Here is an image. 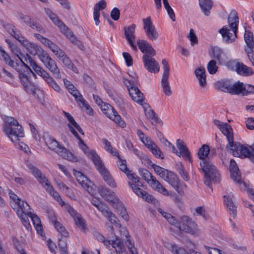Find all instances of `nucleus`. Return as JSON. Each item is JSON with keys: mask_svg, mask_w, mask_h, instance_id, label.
<instances>
[{"mask_svg": "<svg viewBox=\"0 0 254 254\" xmlns=\"http://www.w3.org/2000/svg\"><path fill=\"white\" fill-rule=\"evenodd\" d=\"M17 58L18 60L14 62L10 59L8 55V59H6L5 63L18 72L19 79L25 90L28 93H32L35 90V86L30 81L31 74L34 76H35V74L29 66L32 67L36 73L42 67L39 66L28 54L21 53Z\"/></svg>", "mask_w": 254, "mask_h": 254, "instance_id": "1", "label": "nucleus"}, {"mask_svg": "<svg viewBox=\"0 0 254 254\" xmlns=\"http://www.w3.org/2000/svg\"><path fill=\"white\" fill-rule=\"evenodd\" d=\"M128 93L132 99L135 102L140 103L143 109L145 116L149 120L152 125L162 123L155 113L152 110L149 105L146 103H142L144 100L143 93L138 88V81L136 76L128 74Z\"/></svg>", "mask_w": 254, "mask_h": 254, "instance_id": "2", "label": "nucleus"}, {"mask_svg": "<svg viewBox=\"0 0 254 254\" xmlns=\"http://www.w3.org/2000/svg\"><path fill=\"white\" fill-rule=\"evenodd\" d=\"M209 152V147L206 144L202 145L197 152L198 157L201 160L199 164L204 173L205 184L208 186L211 182H217L220 177V174L216 167L210 161L205 159Z\"/></svg>", "mask_w": 254, "mask_h": 254, "instance_id": "3", "label": "nucleus"}, {"mask_svg": "<svg viewBox=\"0 0 254 254\" xmlns=\"http://www.w3.org/2000/svg\"><path fill=\"white\" fill-rule=\"evenodd\" d=\"M228 21L230 28L227 26H224L218 32L221 34L223 42L230 44L236 40L238 32L239 17L235 10L231 12Z\"/></svg>", "mask_w": 254, "mask_h": 254, "instance_id": "4", "label": "nucleus"}, {"mask_svg": "<svg viewBox=\"0 0 254 254\" xmlns=\"http://www.w3.org/2000/svg\"><path fill=\"white\" fill-rule=\"evenodd\" d=\"M128 180H129V182L128 183V185L132 191L136 195L142 198L144 200L148 203H155V199L154 197L140 188V187H142L143 184L140 181V178L129 169H128Z\"/></svg>", "mask_w": 254, "mask_h": 254, "instance_id": "5", "label": "nucleus"}, {"mask_svg": "<svg viewBox=\"0 0 254 254\" xmlns=\"http://www.w3.org/2000/svg\"><path fill=\"white\" fill-rule=\"evenodd\" d=\"M3 131L11 141L16 143L20 137L24 136V132L21 126L14 118L7 117L4 119Z\"/></svg>", "mask_w": 254, "mask_h": 254, "instance_id": "6", "label": "nucleus"}, {"mask_svg": "<svg viewBox=\"0 0 254 254\" xmlns=\"http://www.w3.org/2000/svg\"><path fill=\"white\" fill-rule=\"evenodd\" d=\"M43 139L47 146L50 149L56 151L63 158L71 161L76 160L75 157L64 147L62 146L59 142L47 132H45L43 135Z\"/></svg>", "mask_w": 254, "mask_h": 254, "instance_id": "7", "label": "nucleus"}, {"mask_svg": "<svg viewBox=\"0 0 254 254\" xmlns=\"http://www.w3.org/2000/svg\"><path fill=\"white\" fill-rule=\"evenodd\" d=\"M90 155L91 160L93 162L99 172L102 175L104 180L110 187L112 188H116L117 185L115 180L108 170L105 168L104 164L96 152H91Z\"/></svg>", "mask_w": 254, "mask_h": 254, "instance_id": "8", "label": "nucleus"}, {"mask_svg": "<svg viewBox=\"0 0 254 254\" xmlns=\"http://www.w3.org/2000/svg\"><path fill=\"white\" fill-rule=\"evenodd\" d=\"M139 173L142 179L155 191L164 195H169V191L148 170L144 168L139 169Z\"/></svg>", "mask_w": 254, "mask_h": 254, "instance_id": "9", "label": "nucleus"}, {"mask_svg": "<svg viewBox=\"0 0 254 254\" xmlns=\"http://www.w3.org/2000/svg\"><path fill=\"white\" fill-rule=\"evenodd\" d=\"M176 224H172L180 230L193 235L196 231V224L190 217L183 216L179 219L176 218Z\"/></svg>", "mask_w": 254, "mask_h": 254, "instance_id": "10", "label": "nucleus"}, {"mask_svg": "<svg viewBox=\"0 0 254 254\" xmlns=\"http://www.w3.org/2000/svg\"><path fill=\"white\" fill-rule=\"evenodd\" d=\"M167 182L180 195L184 193V190L186 189L185 183H181L177 175L171 171H168L163 179Z\"/></svg>", "mask_w": 254, "mask_h": 254, "instance_id": "11", "label": "nucleus"}, {"mask_svg": "<svg viewBox=\"0 0 254 254\" xmlns=\"http://www.w3.org/2000/svg\"><path fill=\"white\" fill-rule=\"evenodd\" d=\"M103 114L106 117L115 121L122 127H126V123L121 120V116L118 112L108 103H105L100 106Z\"/></svg>", "mask_w": 254, "mask_h": 254, "instance_id": "12", "label": "nucleus"}, {"mask_svg": "<svg viewBox=\"0 0 254 254\" xmlns=\"http://www.w3.org/2000/svg\"><path fill=\"white\" fill-rule=\"evenodd\" d=\"M74 175L77 181L82 187L86 190L89 194L93 195L95 192V186L93 183L79 171H75Z\"/></svg>", "mask_w": 254, "mask_h": 254, "instance_id": "13", "label": "nucleus"}, {"mask_svg": "<svg viewBox=\"0 0 254 254\" xmlns=\"http://www.w3.org/2000/svg\"><path fill=\"white\" fill-rule=\"evenodd\" d=\"M143 29L146 36L151 41H155L158 38V33L153 25L150 17L142 20Z\"/></svg>", "mask_w": 254, "mask_h": 254, "instance_id": "14", "label": "nucleus"}, {"mask_svg": "<svg viewBox=\"0 0 254 254\" xmlns=\"http://www.w3.org/2000/svg\"><path fill=\"white\" fill-rule=\"evenodd\" d=\"M19 18L27 26L41 33H45V31L43 26L36 21L31 18L30 16L24 14L21 12L17 13Z\"/></svg>", "mask_w": 254, "mask_h": 254, "instance_id": "15", "label": "nucleus"}, {"mask_svg": "<svg viewBox=\"0 0 254 254\" xmlns=\"http://www.w3.org/2000/svg\"><path fill=\"white\" fill-rule=\"evenodd\" d=\"M26 165L30 172L46 190L49 186H51L47 178L42 174L40 170L31 163H28Z\"/></svg>", "mask_w": 254, "mask_h": 254, "instance_id": "16", "label": "nucleus"}, {"mask_svg": "<svg viewBox=\"0 0 254 254\" xmlns=\"http://www.w3.org/2000/svg\"><path fill=\"white\" fill-rule=\"evenodd\" d=\"M65 208L69 215L72 217L75 223L78 228L82 230H85L86 229V224L85 220L82 216L69 204L65 205Z\"/></svg>", "mask_w": 254, "mask_h": 254, "instance_id": "17", "label": "nucleus"}, {"mask_svg": "<svg viewBox=\"0 0 254 254\" xmlns=\"http://www.w3.org/2000/svg\"><path fill=\"white\" fill-rule=\"evenodd\" d=\"M54 53L68 68L71 69L75 73H78L77 67L74 65L72 61L63 50L59 47L58 50H56Z\"/></svg>", "mask_w": 254, "mask_h": 254, "instance_id": "18", "label": "nucleus"}, {"mask_svg": "<svg viewBox=\"0 0 254 254\" xmlns=\"http://www.w3.org/2000/svg\"><path fill=\"white\" fill-rule=\"evenodd\" d=\"M41 76L46 83L53 89L55 91L60 93L61 91V87L49 73L41 68L37 73Z\"/></svg>", "mask_w": 254, "mask_h": 254, "instance_id": "19", "label": "nucleus"}, {"mask_svg": "<svg viewBox=\"0 0 254 254\" xmlns=\"http://www.w3.org/2000/svg\"><path fill=\"white\" fill-rule=\"evenodd\" d=\"M63 114L68 121V123L67 124V127L69 128V130L73 135H76L77 136V132L75 129H76L81 134H84V132L83 129L76 122L73 117L69 113L63 111Z\"/></svg>", "mask_w": 254, "mask_h": 254, "instance_id": "20", "label": "nucleus"}, {"mask_svg": "<svg viewBox=\"0 0 254 254\" xmlns=\"http://www.w3.org/2000/svg\"><path fill=\"white\" fill-rule=\"evenodd\" d=\"M153 56L144 54L142 57L143 62L145 68L150 72H158L159 67L158 63L152 58Z\"/></svg>", "mask_w": 254, "mask_h": 254, "instance_id": "21", "label": "nucleus"}, {"mask_svg": "<svg viewBox=\"0 0 254 254\" xmlns=\"http://www.w3.org/2000/svg\"><path fill=\"white\" fill-rule=\"evenodd\" d=\"M101 240L107 247L112 246L119 254L122 253L125 250L123 242L121 241V239L116 238L115 240H108L105 239L104 237L101 236Z\"/></svg>", "mask_w": 254, "mask_h": 254, "instance_id": "22", "label": "nucleus"}, {"mask_svg": "<svg viewBox=\"0 0 254 254\" xmlns=\"http://www.w3.org/2000/svg\"><path fill=\"white\" fill-rule=\"evenodd\" d=\"M213 123L221 131L222 133L226 136L227 140H228V137H233L232 128L228 124L224 123L218 120H214Z\"/></svg>", "mask_w": 254, "mask_h": 254, "instance_id": "23", "label": "nucleus"}, {"mask_svg": "<svg viewBox=\"0 0 254 254\" xmlns=\"http://www.w3.org/2000/svg\"><path fill=\"white\" fill-rule=\"evenodd\" d=\"M114 208H115L118 213L125 220L127 219V211L126 207L124 205L122 201L116 197L112 202L109 203Z\"/></svg>", "mask_w": 254, "mask_h": 254, "instance_id": "24", "label": "nucleus"}, {"mask_svg": "<svg viewBox=\"0 0 254 254\" xmlns=\"http://www.w3.org/2000/svg\"><path fill=\"white\" fill-rule=\"evenodd\" d=\"M137 44L140 50L149 56H154L155 55V51L152 48V46L146 40H138Z\"/></svg>", "mask_w": 254, "mask_h": 254, "instance_id": "25", "label": "nucleus"}, {"mask_svg": "<svg viewBox=\"0 0 254 254\" xmlns=\"http://www.w3.org/2000/svg\"><path fill=\"white\" fill-rule=\"evenodd\" d=\"M228 143L226 146L227 150H229L231 153L234 156L239 157V151L240 150L241 144L239 142L234 141L233 137H228Z\"/></svg>", "mask_w": 254, "mask_h": 254, "instance_id": "26", "label": "nucleus"}, {"mask_svg": "<svg viewBox=\"0 0 254 254\" xmlns=\"http://www.w3.org/2000/svg\"><path fill=\"white\" fill-rule=\"evenodd\" d=\"M26 47L28 52L33 55L39 54L42 50L40 46L34 43L29 42L24 37V41L20 42Z\"/></svg>", "mask_w": 254, "mask_h": 254, "instance_id": "27", "label": "nucleus"}, {"mask_svg": "<svg viewBox=\"0 0 254 254\" xmlns=\"http://www.w3.org/2000/svg\"><path fill=\"white\" fill-rule=\"evenodd\" d=\"M151 152L153 155L157 158L163 159L164 156L159 146L153 141H147L146 142V146Z\"/></svg>", "mask_w": 254, "mask_h": 254, "instance_id": "28", "label": "nucleus"}, {"mask_svg": "<svg viewBox=\"0 0 254 254\" xmlns=\"http://www.w3.org/2000/svg\"><path fill=\"white\" fill-rule=\"evenodd\" d=\"M106 7V2L105 0H101L96 3L94 7L93 17L95 24L98 25L100 23V11Z\"/></svg>", "mask_w": 254, "mask_h": 254, "instance_id": "29", "label": "nucleus"}, {"mask_svg": "<svg viewBox=\"0 0 254 254\" xmlns=\"http://www.w3.org/2000/svg\"><path fill=\"white\" fill-rule=\"evenodd\" d=\"M28 215L31 218L37 233L41 236H44V233L43 230L41 220L38 216L31 212L28 213Z\"/></svg>", "mask_w": 254, "mask_h": 254, "instance_id": "30", "label": "nucleus"}, {"mask_svg": "<svg viewBox=\"0 0 254 254\" xmlns=\"http://www.w3.org/2000/svg\"><path fill=\"white\" fill-rule=\"evenodd\" d=\"M100 195L110 203L117 197L114 192L105 186H101L99 189Z\"/></svg>", "mask_w": 254, "mask_h": 254, "instance_id": "31", "label": "nucleus"}, {"mask_svg": "<svg viewBox=\"0 0 254 254\" xmlns=\"http://www.w3.org/2000/svg\"><path fill=\"white\" fill-rule=\"evenodd\" d=\"M223 198L224 204L227 207L229 214L235 217L237 214V207L232 201V198L226 195H224Z\"/></svg>", "mask_w": 254, "mask_h": 254, "instance_id": "32", "label": "nucleus"}, {"mask_svg": "<svg viewBox=\"0 0 254 254\" xmlns=\"http://www.w3.org/2000/svg\"><path fill=\"white\" fill-rule=\"evenodd\" d=\"M63 32L72 44L77 46L80 49L82 50H84V46L81 44V42L76 38L71 31L67 29L65 25H64Z\"/></svg>", "mask_w": 254, "mask_h": 254, "instance_id": "33", "label": "nucleus"}, {"mask_svg": "<svg viewBox=\"0 0 254 254\" xmlns=\"http://www.w3.org/2000/svg\"><path fill=\"white\" fill-rule=\"evenodd\" d=\"M53 74L56 79H61V75L60 69L57 66V64L55 60L52 59L44 65Z\"/></svg>", "mask_w": 254, "mask_h": 254, "instance_id": "34", "label": "nucleus"}, {"mask_svg": "<svg viewBox=\"0 0 254 254\" xmlns=\"http://www.w3.org/2000/svg\"><path fill=\"white\" fill-rule=\"evenodd\" d=\"M2 26L7 32L13 36L18 41L22 42V41H24V37H23L18 31H15V26L14 25L8 23H3Z\"/></svg>", "mask_w": 254, "mask_h": 254, "instance_id": "35", "label": "nucleus"}, {"mask_svg": "<svg viewBox=\"0 0 254 254\" xmlns=\"http://www.w3.org/2000/svg\"><path fill=\"white\" fill-rule=\"evenodd\" d=\"M194 73L199 81L200 86L202 87H205L207 84L205 68L201 67H198L195 69Z\"/></svg>", "mask_w": 254, "mask_h": 254, "instance_id": "36", "label": "nucleus"}, {"mask_svg": "<svg viewBox=\"0 0 254 254\" xmlns=\"http://www.w3.org/2000/svg\"><path fill=\"white\" fill-rule=\"evenodd\" d=\"M176 144L177 147L180 151L178 152L180 156L182 155L184 158H186V159H188L190 161V152L186 146L185 145L184 142L181 139H178L177 140Z\"/></svg>", "mask_w": 254, "mask_h": 254, "instance_id": "37", "label": "nucleus"}, {"mask_svg": "<svg viewBox=\"0 0 254 254\" xmlns=\"http://www.w3.org/2000/svg\"><path fill=\"white\" fill-rule=\"evenodd\" d=\"M136 25L132 24L128 27V43L133 50H137V47L134 42L135 35H134Z\"/></svg>", "mask_w": 254, "mask_h": 254, "instance_id": "38", "label": "nucleus"}, {"mask_svg": "<svg viewBox=\"0 0 254 254\" xmlns=\"http://www.w3.org/2000/svg\"><path fill=\"white\" fill-rule=\"evenodd\" d=\"M164 247L174 254H188L185 249L179 247L176 244L170 242H165Z\"/></svg>", "mask_w": 254, "mask_h": 254, "instance_id": "39", "label": "nucleus"}, {"mask_svg": "<svg viewBox=\"0 0 254 254\" xmlns=\"http://www.w3.org/2000/svg\"><path fill=\"white\" fill-rule=\"evenodd\" d=\"M244 39L247 45V48L245 49V51L251 53L252 52V49H254V42L253 34L251 31H246L244 35Z\"/></svg>", "mask_w": 254, "mask_h": 254, "instance_id": "40", "label": "nucleus"}, {"mask_svg": "<svg viewBox=\"0 0 254 254\" xmlns=\"http://www.w3.org/2000/svg\"><path fill=\"white\" fill-rule=\"evenodd\" d=\"M16 203L18 206L16 210L17 215L28 214L30 212L29 211L30 209V206L26 201L20 199V200L16 201Z\"/></svg>", "mask_w": 254, "mask_h": 254, "instance_id": "41", "label": "nucleus"}, {"mask_svg": "<svg viewBox=\"0 0 254 254\" xmlns=\"http://www.w3.org/2000/svg\"><path fill=\"white\" fill-rule=\"evenodd\" d=\"M199 5L204 14L206 16H208L212 7V2L211 0H199Z\"/></svg>", "mask_w": 254, "mask_h": 254, "instance_id": "42", "label": "nucleus"}, {"mask_svg": "<svg viewBox=\"0 0 254 254\" xmlns=\"http://www.w3.org/2000/svg\"><path fill=\"white\" fill-rule=\"evenodd\" d=\"M231 179L235 182L239 184L241 186V188H247V184L245 182H243L241 181V175L239 169L237 170H234L230 172Z\"/></svg>", "mask_w": 254, "mask_h": 254, "instance_id": "43", "label": "nucleus"}, {"mask_svg": "<svg viewBox=\"0 0 254 254\" xmlns=\"http://www.w3.org/2000/svg\"><path fill=\"white\" fill-rule=\"evenodd\" d=\"M214 57L216 58L220 64L225 63L227 60L226 55L223 50L218 47L214 48L213 50Z\"/></svg>", "mask_w": 254, "mask_h": 254, "instance_id": "44", "label": "nucleus"}, {"mask_svg": "<svg viewBox=\"0 0 254 254\" xmlns=\"http://www.w3.org/2000/svg\"><path fill=\"white\" fill-rule=\"evenodd\" d=\"M237 72L243 76H249L254 74V71L251 67L247 66L242 63H240Z\"/></svg>", "mask_w": 254, "mask_h": 254, "instance_id": "45", "label": "nucleus"}, {"mask_svg": "<svg viewBox=\"0 0 254 254\" xmlns=\"http://www.w3.org/2000/svg\"><path fill=\"white\" fill-rule=\"evenodd\" d=\"M244 84L243 82L238 81L231 86V88H229L230 93L233 94H239L243 95L244 91Z\"/></svg>", "mask_w": 254, "mask_h": 254, "instance_id": "46", "label": "nucleus"}, {"mask_svg": "<svg viewBox=\"0 0 254 254\" xmlns=\"http://www.w3.org/2000/svg\"><path fill=\"white\" fill-rule=\"evenodd\" d=\"M169 76H162L161 80V85L163 91L165 94L167 96H170L171 93V89L168 81Z\"/></svg>", "mask_w": 254, "mask_h": 254, "instance_id": "47", "label": "nucleus"}, {"mask_svg": "<svg viewBox=\"0 0 254 254\" xmlns=\"http://www.w3.org/2000/svg\"><path fill=\"white\" fill-rule=\"evenodd\" d=\"M45 12L49 17L52 20V21L58 27L64 26V23L62 21L60 20L56 14H55L51 9L47 8L45 9Z\"/></svg>", "mask_w": 254, "mask_h": 254, "instance_id": "48", "label": "nucleus"}, {"mask_svg": "<svg viewBox=\"0 0 254 254\" xmlns=\"http://www.w3.org/2000/svg\"><path fill=\"white\" fill-rule=\"evenodd\" d=\"M0 77L5 82L9 84L12 83L14 79L13 75L4 68L1 69Z\"/></svg>", "mask_w": 254, "mask_h": 254, "instance_id": "49", "label": "nucleus"}, {"mask_svg": "<svg viewBox=\"0 0 254 254\" xmlns=\"http://www.w3.org/2000/svg\"><path fill=\"white\" fill-rule=\"evenodd\" d=\"M46 190L51 195L53 196V197L55 198V200H56L57 201L59 202V203L61 205H64L65 206V205L67 204H65L64 201H63L62 199L61 198L60 194L57 191H56L53 187L51 186H49L47 188V189Z\"/></svg>", "mask_w": 254, "mask_h": 254, "instance_id": "50", "label": "nucleus"}, {"mask_svg": "<svg viewBox=\"0 0 254 254\" xmlns=\"http://www.w3.org/2000/svg\"><path fill=\"white\" fill-rule=\"evenodd\" d=\"M77 104L89 115H93V111L92 108L84 98L80 100V102L77 103Z\"/></svg>", "mask_w": 254, "mask_h": 254, "instance_id": "51", "label": "nucleus"}, {"mask_svg": "<svg viewBox=\"0 0 254 254\" xmlns=\"http://www.w3.org/2000/svg\"><path fill=\"white\" fill-rule=\"evenodd\" d=\"M74 136L79 140V146L80 148L83 151V152L86 154L91 159L90 153L92 151H95L94 150L90 151L88 146L84 143V141L81 139L77 133V136L73 135Z\"/></svg>", "mask_w": 254, "mask_h": 254, "instance_id": "52", "label": "nucleus"}, {"mask_svg": "<svg viewBox=\"0 0 254 254\" xmlns=\"http://www.w3.org/2000/svg\"><path fill=\"white\" fill-rule=\"evenodd\" d=\"M103 143L105 145V149L110 152L111 154L114 156H119V153L117 150L113 148L112 146L111 143L106 138H103L102 139Z\"/></svg>", "mask_w": 254, "mask_h": 254, "instance_id": "53", "label": "nucleus"}, {"mask_svg": "<svg viewBox=\"0 0 254 254\" xmlns=\"http://www.w3.org/2000/svg\"><path fill=\"white\" fill-rule=\"evenodd\" d=\"M158 212L161 213L162 215L166 218V219L168 221V222L172 224H176V218L173 216L170 213H167L164 211L162 209L160 208H158L157 209Z\"/></svg>", "mask_w": 254, "mask_h": 254, "instance_id": "54", "label": "nucleus"}, {"mask_svg": "<svg viewBox=\"0 0 254 254\" xmlns=\"http://www.w3.org/2000/svg\"><path fill=\"white\" fill-rule=\"evenodd\" d=\"M42 44L47 46L53 53L58 50L59 47L49 39L44 37L40 41Z\"/></svg>", "mask_w": 254, "mask_h": 254, "instance_id": "55", "label": "nucleus"}, {"mask_svg": "<svg viewBox=\"0 0 254 254\" xmlns=\"http://www.w3.org/2000/svg\"><path fill=\"white\" fill-rule=\"evenodd\" d=\"M207 68L210 74H215L218 70V66L216 65V62L215 60H212L207 64Z\"/></svg>", "mask_w": 254, "mask_h": 254, "instance_id": "56", "label": "nucleus"}, {"mask_svg": "<svg viewBox=\"0 0 254 254\" xmlns=\"http://www.w3.org/2000/svg\"><path fill=\"white\" fill-rule=\"evenodd\" d=\"M56 230L63 236L67 237L68 236V233L66 231L65 228L60 222H57L54 225Z\"/></svg>", "mask_w": 254, "mask_h": 254, "instance_id": "57", "label": "nucleus"}, {"mask_svg": "<svg viewBox=\"0 0 254 254\" xmlns=\"http://www.w3.org/2000/svg\"><path fill=\"white\" fill-rule=\"evenodd\" d=\"M152 167L155 173L159 175L162 179L165 177V175L168 171L167 170H165L163 168L155 164H152Z\"/></svg>", "mask_w": 254, "mask_h": 254, "instance_id": "58", "label": "nucleus"}, {"mask_svg": "<svg viewBox=\"0 0 254 254\" xmlns=\"http://www.w3.org/2000/svg\"><path fill=\"white\" fill-rule=\"evenodd\" d=\"M38 56L39 59L44 65L48 63L50 61L52 60L49 55L47 53L43 51V50H42L41 52L39 53Z\"/></svg>", "mask_w": 254, "mask_h": 254, "instance_id": "59", "label": "nucleus"}, {"mask_svg": "<svg viewBox=\"0 0 254 254\" xmlns=\"http://www.w3.org/2000/svg\"><path fill=\"white\" fill-rule=\"evenodd\" d=\"M38 56L39 59L44 65L48 63L50 61L52 60L49 55L47 53L43 51V50H42L41 52L39 53Z\"/></svg>", "mask_w": 254, "mask_h": 254, "instance_id": "60", "label": "nucleus"}, {"mask_svg": "<svg viewBox=\"0 0 254 254\" xmlns=\"http://www.w3.org/2000/svg\"><path fill=\"white\" fill-rule=\"evenodd\" d=\"M118 158V161L117 162V164L120 168V169L125 174L127 175V165L126 164V160H122L120 156L119 155V156H117Z\"/></svg>", "mask_w": 254, "mask_h": 254, "instance_id": "61", "label": "nucleus"}, {"mask_svg": "<svg viewBox=\"0 0 254 254\" xmlns=\"http://www.w3.org/2000/svg\"><path fill=\"white\" fill-rule=\"evenodd\" d=\"M18 216L21 219L22 223L24 226L27 229L31 228V225L30 224L28 217H29L28 215V214H23L22 215H18Z\"/></svg>", "mask_w": 254, "mask_h": 254, "instance_id": "62", "label": "nucleus"}, {"mask_svg": "<svg viewBox=\"0 0 254 254\" xmlns=\"http://www.w3.org/2000/svg\"><path fill=\"white\" fill-rule=\"evenodd\" d=\"M109 221L115 225L117 226L118 224V219L115 216V215L110 210L104 216Z\"/></svg>", "mask_w": 254, "mask_h": 254, "instance_id": "63", "label": "nucleus"}, {"mask_svg": "<svg viewBox=\"0 0 254 254\" xmlns=\"http://www.w3.org/2000/svg\"><path fill=\"white\" fill-rule=\"evenodd\" d=\"M254 94V85L246 84L244 86L243 96H248L249 94Z\"/></svg>", "mask_w": 254, "mask_h": 254, "instance_id": "64", "label": "nucleus"}]
</instances>
